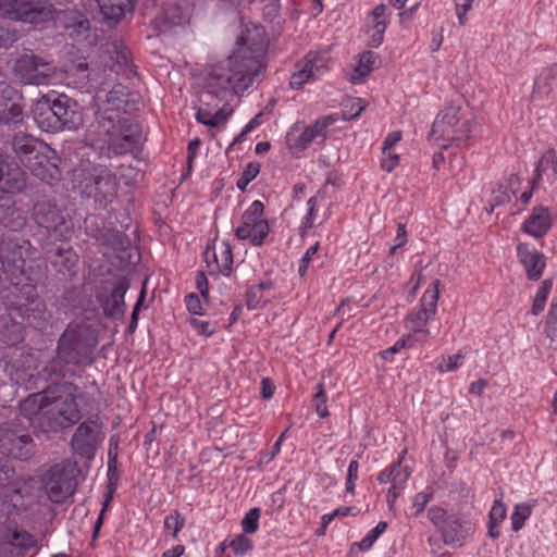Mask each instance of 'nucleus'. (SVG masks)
Returning <instances> with one entry per match:
<instances>
[{
  "label": "nucleus",
  "mask_w": 557,
  "mask_h": 557,
  "mask_svg": "<svg viewBox=\"0 0 557 557\" xmlns=\"http://www.w3.org/2000/svg\"><path fill=\"white\" fill-rule=\"evenodd\" d=\"M108 148L114 154H137L140 151L143 135L139 124L131 117L124 116L113 125L112 132L107 131Z\"/></svg>",
  "instance_id": "dca6fc26"
},
{
  "label": "nucleus",
  "mask_w": 557,
  "mask_h": 557,
  "mask_svg": "<svg viewBox=\"0 0 557 557\" xmlns=\"http://www.w3.org/2000/svg\"><path fill=\"white\" fill-rule=\"evenodd\" d=\"M404 454L405 453H403L398 457V460L396 461V462H399V466L397 467V469H394V471H393L392 482H391L392 485L388 488L387 495H386V503L391 510L394 509L396 499L400 496V494L405 490L408 479L411 474L408 467L401 466L403 460H404Z\"/></svg>",
  "instance_id": "72a5a7b5"
},
{
  "label": "nucleus",
  "mask_w": 557,
  "mask_h": 557,
  "mask_svg": "<svg viewBox=\"0 0 557 557\" xmlns=\"http://www.w3.org/2000/svg\"><path fill=\"white\" fill-rule=\"evenodd\" d=\"M15 158L41 182L53 186L61 180L59 166L50 161L51 148L26 132H16L9 141Z\"/></svg>",
  "instance_id": "0eeeda50"
},
{
  "label": "nucleus",
  "mask_w": 557,
  "mask_h": 557,
  "mask_svg": "<svg viewBox=\"0 0 557 557\" xmlns=\"http://www.w3.org/2000/svg\"><path fill=\"white\" fill-rule=\"evenodd\" d=\"M260 164L258 162H249L244 169L240 177L236 182V187L245 191L247 186L257 177L260 173Z\"/></svg>",
  "instance_id": "603ef678"
},
{
  "label": "nucleus",
  "mask_w": 557,
  "mask_h": 557,
  "mask_svg": "<svg viewBox=\"0 0 557 557\" xmlns=\"http://www.w3.org/2000/svg\"><path fill=\"white\" fill-rule=\"evenodd\" d=\"M55 74V66L47 58L34 54H22L14 65L16 78L28 85H46Z\"/></svg>",
  "instance_id": "a211bd4d"
},
{
  "label": "nucleus",
  "mask_w": 557,
  "mask_h": 557,
  "mask_svg": "<svg viewBox=\"0 0 557 557\" xmlns=\"http://www.w3.org/2000/svg\"><path fill=\"white\" fill-rule=\"evenodd\" d=\"M107 69L127 83L115 84L107 94V111L128 113L138 110L141 96L134 88V82L138 79L137 67L131 50L122 41H107Z\"/></svg>",
  "instance_id": "39448f33"
},
{
  "label": "nucleus",
  "mask_w": 557,
  "mask_h": 557,
  "mask_svg": "<svg viewBox=\"0 0 557 557\" xmlns=\"http://www.w3.org/2000/svg\"><path fill=\"white\" fill-rule=\"evenodd\" d=\"M517 258L530 281H539L546 268V258L529 243H519L516 247Z\"/></svg>",
  "instance_id": "393cba45"
},
{
  "label": "nucleus",
  "mask_w": 557,
  "mask_h": 557,
  "mask_svg": "<svg viewBox=\"0 0 557 557\" xmlns=\"http://www.w3.org/2000/svg\"><path fill=\"white\" fill-rule=\"evenodd\" d=\"M184 302H185L186 309L189 313L198 314V315L203 314L205 309H203L202 302L200 300V297L197 294H195V293L187 294L185 296Z\"/></svg>",
  "instance_id": "0e129e2a"
},
{
  "label": "nucleus",
  "mask_w": 557,
  "mask_h": 557,
  "mask_svg": "<svg viewBox=\"0 0 557 557\" xmlns=\"http://www.w3.org/2000/svg\"><path fill=\"white\" fill-rule=\"evenodd\" d=\"M58 259L54 261L55 264H61L66 271H72L77 263V256L72 249L58 250Z\"/></svg>",
  "instance_id": "13d9d810"
},
{
  "label": "nucleus",
  "mask_w": 557,
  "mask_h": 557,
  "mask_svg": "<svg viewBox=\"0 0 557 557\" xmlns=\"http://www.w3.org/2000/svg\"><path fill=\"white\" fill-rule=\"evenodd\" d=\"M25 484L20 481L16 475L0 486V504H10L17 507L23 498V490Z\"/></svg>",
  "instance_id": "58836bf2"
},
{
  "label": "nucleus",
  "mask_w": 557,
  "mask_h": 557,
  "mask_svg": "<svg viewBox=\"0 0 557 557\" xmlns=\"http://www.w3.org/2000/svg\"><path fill=\"white\" fill-rule=\"evenodd\" d=\"M263 215V202L253 200L244 211L242 222L235 228L236 238L246 240L253 247L262 246L270 234L269 221Z\"/></svg>",
  "instance_id": "2eb2a0df"
},
{
  "label": "nucleus",
  "mask_w": 557,
  "mask_h": 557,
  "mask_svg": "<svg viewBox=\"0 0 557 557\" xmlns=\"http://www.w3.org/2000/svg\"><path fill=\"white\" fill-rule=\"evenodd\" d=\"M388 25L387 7L376 5L367 20V26L385 32Z\"/></svg>",
  "instance_id": "8fccbe9b"
},
{
  "label": "nucleus",
  "mask_w": 557,
  "mask_h": 557,
  "mask_svg": "<svg viewBox=\"0 0 557 557\" xmlns=\"http://www.w3.org/2000/svg\"><path fill=\"white\" fill-rule=\"evenodd\" d=\"M32 218L35 223L48 232H61L65 224L62 210L51 200H39L33 206Z\"/></svg>",
  "instance_id": "b1692460"
},
{
  "label": "nucleus",
  "mask_w": 557,
  "mask_h": 557,
  "mask_svg": "<svg viewBox=\"0 0 557 557\" xmlns=\"http://www.w3.org/2000/svg\"><path fill=\"white\" fill-rule=\"evenodd\" d=\"M473 0H455V10L460 25L468 23L467 13L471 10Z\"/></svg>",
  "instance_id": "69168bd1"
},
{
  "label": "nucleus",
  "mask_w": 557,
  "mask_h": 557,
  "mask_svg": "<svg viewBox=\"0 0 557 557\" xmlns=\"http://www.w3.org/2000/svg\"><path fill=\"white\" fill-rule=\"evenodd\" d=\"M33 114L38 127L49 133L76 129L82 123L77 102L63 94L53 100L42 96L36 102Z\"/></svg>",
  "instance_id": "1a4fd4ad"
},
{
  "label": "nucleus",
  "mask_w": 557,
  "mask_h": 557,
  "mask_svg": "<svg viewBox=\"0 0 557 557\" xmlns=\"http://www.w3.org/2000/svg\"><path fill=\"white\" fill-rule=\"evenodd\" d=\"M466 356L462 351H458L447 357H440L434 360L435 368L441 374L454 372L460 369L465 363Z\"/></svg>",
  "instance_id": "37998d69"
},
{
  "label": "nucleus",
  "mask_w": 557,
  "mask_h": 557,
  "mask_svg": "<svg viewBox=\"0 0 557 557\" xmlns=\"http://www.w3.org/2000/svg\"><path fill=\"white\" fill-rule=\"evenodd\" d=\"M428 519L441 534L444 544L451 547H461L475 531L472 521L449 513L441 506L429 508Z\"/></svg>",
  "instance_id": "f8f14e48"
},
{
  "label": "nucleus",
  "mask_w": 557,
  "mask_h": 557,
  "mask_svg": "<svg viewBox=\"0 0 557 557\" xmlns=\"http://www.w3.org/2000/svg\"><path fill=\"white\" fill-rule=\"evenodd\" d=\"M191 329L200 336L206 338L212 336L218 329L216 323H212L209 321L200 320L198 318H189L188 320Z\"/></svg>",
  "instance_id": "5fc2aeb1"
},
{
  "label": "nucleus",
  "mask_w": 557,
  "mask_h": 557,
  "mask_svg": "<svg viewBox=\"0 0 557 557\" xmlns=\"http://www.w3.org/2000/svg\"><path fill=\"white\" fill-rule=\"evenodd\" d=\"M540 180L536 178V175L534 174V177L531 182H529V187L524 191L521 193V195L517 198V201L515 203V213H519L525 209V207L529 205L533 197V189L534 185Z\"/></svg>",
  "instance_id": "4d7b16f0"
},
{
  "label": "nucleus",
  "mask_w": 557,
  "mask_h": 557,
  "mask_svg": "<svg viewBox=\"0 0 557 557\" xmlns=\"http://www.w3.org/2000/svg\"><path fill=\"white\" fill-rule=\"evenodd\" d=\"M329 63L330 57L327 52L309 51L295 64L289 78V87L298 90L306 84L320 78L330 70Z\"/></svg>",
  "instance_id": "6ab92c4d"
},
{
  "label": "nucleus",
  "mask_w": 557,
  "mask_h": 557,
  "mask_svg": "<svg viewBox=\"0 0 557 557\" xmlns=\"http://www.w3.org/2000/svg\"><path fill=\"white\" fill-rule=\"evenodd\" d=\"M387 529V522L380 521L373 529H371L364 537L360 542L352 543L350 547V554L352 555L355 549L367 552L371 549L376 540L385 532Z\"/></svg>",
  "instance_id": "79ce46f5"
},
{
  "label": "nucleus",
  "mask_w": 557,
  "mask_h": 557,
  "mask_svg": "<svg viewBox=\"0 0 557 557\" xmlns=\"http://www.w3.org/2000/svg\"><path fill=\"white\" fill-rule=\"evenodd\" d=\"M506 505L503 503L502 498L495 499L488 512V521H492V523H502L506 519Z\"/></svg>",
  "instance_id": "bf43d9fd"
},
{
  "label": "nucleus",
  "mask_w": 557,
  "mask_h": 557,
  "mask_svg": "<svg viewBox=\"0 0 557 557\" xmlns=\"http://www.w3.org/2000/svg\"><path fill=\"white\" fill-rule=\"evenodd\" d=\"M431 498H432V492L423 491V492L416 494L413 502H412V506L416 509L414 517H419L424 511V509H425L428 503L431 500Z\"/></svg>",
  "instance_id": "338daca9"
},
{
  "label": "nucleus",
  "mask_w": 557,
  "mask_h": 557,
  "mask_svg": "<svg viewBox=\"0 0 557 557\" xmlns=\"http://www.w3.org/2000/svg\"><path fill=\"white\" fill-rule=\"evenodd\" d=\"M57 17V9L47 0H0L1 20L45 28Z\"/></svg>",
  "instance_id": "9b49d317"
},
{
  "label": "nucleus",
  "mask_w": 557,
  "mask_h": 557,
  "mask_svg": "<svg viewBox=\"0 0 557 557\" xmlns=\"http://www.w3.org/2000/svg\"><path fill=\"white\" fill-rule=\"evenodd\" d=\"M335 123L332 116L317 119L313 123L300 127L294 125L286 136L287 145L296 151H304L312 144H323L327 138L329 127Z\"/></svg>",
  "instance_id": "aec40b11"
},
{
  "label": "nucleus",
  "mask_w": 557,
  "mask_h": 557,
  "mask_svg": "<svg viewBox=\"0 0 557 557\" xmlns=\"http://www.w3.org/2000/svg\"><path fill=\"white\" fill-rule=\"evenodd\" d=\"M268 49L265 30L260 25H246L236 50L212 66L206 77L207 94L219 101H230L246 91L259 76Z\"/></svg>",
  "instance_id": "f257e3e1"
},
{
  "label": "nucleus",
  "mask_w": 557,
  "mask_h": 557,
  "mask_svg": "<svg viewBox=\"0 0 557 557\" xmlns=\"http://www.w3.org/2000/svg\"><path fill=\"white\" fill-rule=\"evenodd\" d=\"M132 235L133 237L117 228L107 231V247L112 250V255L107 260L110 265L108 272H125L131 265L139 262L140 253L136 245L137 228L132 231Z\"/></svg>",
  "instance_id": "4468645a"
},
{
  "label": "nucleus",
  "mask_w": 557,
  "mask_h": 557,
  "mask_svg": "<svg viewBox=\"0 0 557 557\" xmlns=\"http://www.w3.org/2000/svg\"><path fill=\"white\" fill-rule=\"evenodd\" d=\"M58 11V17L53 22L62 18L65 34L73 40L81 41L86 39L90 30V22L83 14L75 10ZM52 23V21L50 22Z\"/></svg>",
  "instance_id": "c85d7f7f"
},
{
  "label": "nucleus",
  "mask_w": 557,
  "mask_h": 557,
  "mask_svg": "<svg viewBox=\"0 0 557 557\" xmlns=\"http://www.w3.org/2000/svg\"><path fill=\"white\" fill-rule=\"evenodd\" d=\"M547 170H552L554 173H557V150L555 149L545 151L540 158L534 170L536 178L541 180Z\"/></svg>",
  "instance_id": "a18cd8bd"
},
{
  "label": "nucleus",
  "mask_w": 557,
  "mask_h": 557,
  "mask_svg": "<svg viewBox=\"0 0 557 557\" xmlns=\"http://www.w3.org/2000/svg\"><path fill=\"white\" fill-rule=\"evenodd\" d=\"M358 473H359V462L357 459H352L348 465L346 484H345L346 492L351 495L355 494L356 482L358 480Z\"/></svg>",
  "instance_id": "052dcab7"
},
{
  "label": "nucleus",
  "mask_w": 557,
  "mask_h": 557,
  "mask_svg": "<svg viewBox=\"0 0 557 557\" xmlns=\"http://www.w3.org/2000/svg\"><path fill=\"white\" fill-rule=\"evenodd\" d=\"M440 284L438 280L433 281L424 290L419 305L410 310L404 319L406 334L410 336L411 345L423 347L434 337L429 324L437 313Z\"/></svg>",
  "instance_id": "9d476101"
},
{
  "label": "nucleus",
  "mask_w": 557,
  "mask_h": 557,
  "mask_svg": "<svg viewBox=\"0 0 557 557\" xmlns=\"http://www.w3.org/2000/svg\"><path fill=\"white\" fill-rule=\"evenodd\" d=\"M0 262L2 271L12 277H17L24 273L25 259L23 247L12 240L0 245Z\"/></svg>",
  "instance_id": "cd10ccee"
},
{
  "label": "nucleus",
  "mask_w": 557,
  "mask_h": 557,
  "mask_svg": "<svg viewBox=\"0 0 557 557\" xmlns=\"http://www.w3.org/2000/svg\"><path fill=\"white\" fill-rule=\"evenodd\" d=\"M5 544L17 550L20 557H25L30 549L35 552L29 556H35L38 549L37 540L25 530L9 529L4 535Z\"/></svg>",
  "instance_id": "473e14b6"
},
{
  "label": "nucleus",
  "mask_w": 557,
  "mask_h": 557,
  "mask_svg": "<svg viewBox=\"0 0 557 557\" xmlns=\"http://www.w3.org/2000/svg\"><path fill=\"white\" fill-rule=\"evenodd\" d=\"M79 470L76 461L66 458L52 466L44 478V487L48 498L55 504L63 503L76 488Z\"/></svg>",
  "instance_id": "ddd939ff"
},
{
  "label": "nucleus",
  "mask_w": 557,
  "mask_h": 557,
  "mask_svg": "<svg viewBox=\"0 0 557 557\" xmlns=\"http://www.w3.org/2000/svg\"><path fill=\"white\" fill-rule=\"evenodd\" d=\"M377 54L373 51H364L359 54L358 62L352 70L350 79L354 84L361 83L375 67Z\"/></svg>",
  "instance_id": "4c0bfd02"
},
{
  "label": "nucleus",
  "mask_w": 557,
  "mask_h": 557,
  "mask_svg": "<svg viewBox=\"0 0 557 557\" xmlns=\"http://www.w3.org/2000/svg\"><path fill=\"white\" fill-rule=\"evenodd\" d=\"M536 500L519 503L513 507L510 515L511 529L513 532H519L525 524V521L531 517Z\"/></svg>",
  "instance_id": "a19ab883"
},
{
  "label": "nucleus",
  "mask_w": 557,
  "mask_h": 557,
  "mask_svg": "<svg viewBox=\"0 0 557 557\" xmlns=\"http://www.w3.org/2000/svg\"><path fill=\"white\" fill-rule=\"evenodd\" d=\"M320 249V243L317 242L315 244L311 245L302 256L299 262L298 267V273L300 276H305L310 263L313 260V257L318 253Z\"/></svg>",
  "instance_id": "e2e57ef3"
},
{
  "label": "nucleus",
  "mask_w": 557,
  "mask_h": 557,
  "mask_svg": "<svg viewBox=\"0 0 557 557\" xmlns=\"http://www.w3.org/2000/svg\"><path fill=\"white\" fill-rule=\"evenodd\" d=\"M205 255L210 273L231 276L234 259L232 246L227 240L214 245L212 251L208 249Z\"/></svg>",
  "instance_id": "bb28decb"
},
{
  "label": "nucleus",
  "mask_w": 557,
  "mask_h": 557,
  "mask_svg": "<svg viewBox=\"0 0 557 557\" xmlns=\"http://www.w3.org/2000/svg\"><path fill=\"white\" fill-rule=\"evenodd\" d=\"M473 121L460 106L447 103L435 116L429 134L442 149L461 148L472 137Z\"/></svg>",
  "instance_id": "6e6552de"
},
{
  "label": "nucleus",
  "mask_w": 557,
  "mask_h": 557,
  "mask_svg": "<svg viewBox=\"0 0 557 557\" xmlns=\"http://www.w3.org/2000/svg\"><path fill=\"white\" fill-rule=\"evenodd\" d=\"M557 87V63L542 70L534 82L533 94L540 97L548 96Z\"/></svg>",
  "instance_id": "e433bc0d"
},
{
  "label": "nucleus",
  "mask_w": 557,
  "mask_h": 557,
  "mask_svg": "<svg viewBox=\"0 0 557 557\" xmlns=\"http://www.w3.org/2000/svg\"><path fill=\"white\" fill-rule=\"evenodd\" d=\"M108 465H107V507L109 506V503L111 502L113 494L115 493L117 486H119V480L122 475V466L119 461V457H108Z\"/></svg>",
  "instance_id": "ea45409f"
},
{
  "label": "nucleus",
  "mask_w": 557,
  "mask_h": 557,
  "mask_svg": "<svg viewBox=\"0 0 557 557\" xmlns=\"http://www.w3.org/2000/svg\"><path fill=\"white\" fill-rule=\"evenodd\" d=\"M248 534L239 533L228 539V546L236 556H244L253 548V541L247 536Z\"/></svg>",
  "instance_id": "de8ad7c7"
},
{
  "label": "nucleus",
  "mask_w": 557,
  "mask_h": 557,
  "mask_svg": "<svg viewBox=\"0 0 557 557\" xmlns=\"http://www.w3.org/2000/svg\"><path fill=\"white\" fill-rule=\"evenodd\" d=\"M153 7L156 0H107V28H112L132 16L136 3Z\"/></svg>",
  "instance_id": "c756f323"
},
{
  "label": "nucleus",
  "mask_w": 557,
  "mask_h": 557,
  "mask_svg": "<svg viewBox=\"0 0 557 557\" xmlns=\"http://www.w3.org/2000/svg\"><path fill=\"white\" fill-rule=\"evenodd\" d=\"M318 215V198L315 196L311 197L307 201V213L304 215L300 226L299 234L300 236H305L309 230H311L314 225Z\"/></svg>",
  "instance_id": "49530a36"
},
{
  "label": "nucleus",
  "mask_w": 557,
  "mask_h": 557,
  "mask_svg": "<svg viewBox=\"0 0 557 557\" xmlns=\"http://www.w3.org/2000/svg\"><path fill=\"white\" fill-rule=\"evenodd\" d=\"M129 284L125 277L120 278L107 296V318L123 319L125 313V295Z\"/></svg>",
  "instance_id": "2f4dec72"
},
{
  "label": "nucleus",
  "mask_w": 557,
  "mask_h": 557,
  "mask_svg": "<svg viewBox=\"0 0 557 557\" xmlns=\"http://www.w3.org/2000/svg\"><path fill=\"white\" fill-rule=\"evenodd\" d=\"M27 180L25 170L0 150V193L23 194L27 189Z\"/></svg>",
  "instance_id": "412c9836"
},
{
  "label": "nucleus",
  "mask_w": 557,
  "mask_h": 557,
  "mask_svg": "<svg viewBox=\"0 0 557 557\" xmlns=\"http://www.w3.org/2000/svg\"><path fill=\"white\" fill-rule=\"evenodd\" d=\"M97 331L90 324L71 323L61 335L57 356L44 368L48 377L74 375L75 368L94 361Z\"/></svg>",
  "instance_id": "20e7f679"
},
{
  "label": "nucleus",
  "mask_w": 557,
  "mask_h": 557,
  "mask_svg": "<svg viewBox=\"0 0 557 557\" xmlns=\"http://www.w3.org/2000/svg\"><path fill=\"white\" fill-rule=\"evenodd\" d=\"M273 289L271 280H263L251 284L246 290V307L248 310H256L265 307L269 301V294Z\"/></svg>",
  "instance_id": "f704fd0d"
},
{
  "label": "nucleus",
  "mask_w": 557,
  "mask_h": 557,
  "mask_svg": "<svg viewBox=\"0 0 557 557\" xmlns=\"http://www.w3.org/2000/svg\"><path fill=\"white\" fill-rule=\"evenodd\" d=\"M0 307L26 320L34 329L41 330L46 326V305L34 284L9 283L0 278Z\"/></svg>",
  "instance_id": "423d86ee"
},
{
  "label": "nucleus",
  "mask_w": 557,
  "mask_h": 557,
  "mask_svg": "<svg viewBox=\"0 0 557 557\" xmlns=\"http://www.w3.org/2000/svg\"><path fill=\"white\" fill-rule=\"evenodd\" d=\"M186 523L185 517L178 511L174 510L164 518V533L171 536L172 540H176L178 533L184 529Z\"/></svg>",
  "instance_id": "c03bdc74"
},
{
  "label": "nucleus",
  "mask_w": 557,
  "mask_h": 557,
  "mask_svg": "<svg viewBox=\"0 0 557 557\" xmlns=\"http://www.w3.org/2000/svg\"><path fill=\"white\" fill-rule=\"evenodd\" d=\"M74 392L72 384L63 383L30 394L20 403V417L42 433L70 428L82 418Z\"/></svg>",
  "instance_id": "f03ea898"
},
{
  "label": "nucleus",
  "mask_w": 557,
  "mask_h": 557,
  "mask_svg": "<svg viewBox=\"0 0 557 557\" xmlns=\"http://www.w3.org/2000/svg\"><path fill=\"white\" fill-rule=\"evenodd\" d=\"M0 224L12 232H18L26 225V218L15 200L8 198L0 203Z\"/></svg>",
  "instance_id": "7c9ffc66"
},
{
  "label": "nucleus",
  "mask_w": 557,
  "mask_h": 557,
  "mask_svg": "<svg viewBox=\"0 0 557 557\" xmlns=\"http://www.w3.org/2000/svg\"><path fill=\"white\" fill-rule=\"evenodd\" d=\"M553 224L554 219L549 208L539 205L531 210V213L522 222L521 230L533 238L541 239L552 230Z\"/></svg>",
  "instance_id": "a878e982"
},
{
  "label": "nucleus",
  "mask_w": 557,
  "mask_h": 557,
  "mask_svg": "<svg viewBox=\"0 0 557 557\" xmlns=\"http://www.w3.org/2000/svg\"><path fill=\"white\" fill-rule=\"evenodd\" d=\"M23 96L5 82H0V124L23 122Z\"/></svg>",
  "instance_id": "5701e85b"
},
{
  "label": "nucleus",
  "mask_w": 557,
  "mask_h": 557,
  "mask_svg": "<svg viewBox=\"0 0 557 557\" xmlns=\"http://www.w3.org/2000/svg\"><path fill=\"white\" fill-rule=\"evenodd\" d=\"M0 453L21 460L32 456L33 441L20 419L0 424Z\"/></svg>",
  "instance_id": "f3484780"
},
{
  "label": "nucleus",
  "mask_w": 557,
  "mask_h": 557,
  "mask_svg": "<svg viewBox=\"0 0 557 557\" xmlns=\"http://www.w3.org/2000/svg\"><path fill=\"white\" fill-rule=\"evenodd\" d=\"M381 168L383 171L391 173L399 165V156L392 150L382 152Z\"/></svg>",
  "instance_id": "774afa93"
},
{
  "label": "nucleus",
  "mask_w": 557,
  "mask_h": 557,
  "mask_svg": "<svg viewBox=\"0 0 557 557\" xmlns=\"http://www.w3.org/2000/svg\"><path fill=\"white\" fill-rule=\"evenodd\" d=\"M312 403H313L317 414L321 419H324L329 416L327 395L324 389V385L322 383H319L317 385V392L314 394Z\"/></svg>",
  "instance_id": "864d4df0"
},
{
  "label": "nucleus",
  "mask_w": 557,
  "mask_h": 557,
  "mask_svg": "<svg viewBox=\"0 0 557 557\" xmlns=\"http://www.w3.org/2000/svg\"><path fill=\"white\" fill-rule=\"evenodd\" d=\"M261 517V509L259 507L251 508L243 518L240 525L243 533L255 534L259 530V520Z\"/></svg>",
  "instance_id": "3c124183"
},
{
  "label": "nucleus",
  "mask_w": 557,
  "mask_h": 557,
  "mask_svg": "<svg viewBox=\"0 0 557 557\" xmlns=\"http://www.w3.org/2000/svg\"><path fill=\"white\" fill-rule=\"evenodd\" d=\"M102 424L98 420H87L82 423L72 437V447L76 454L91 459L100 443Z\"/></svg>",
  "instance_id": "4be33fe9"
},
{
  "label": "nucleus",
  "mask_w": 557,
  "mask_h": 557,
  "mask_svg": "<svg viewBox=\"0 0 557 557\" xmlns=\"http://www.w3.org/2000/svg\"><path fill=\"white\" fill-rule=\"evenodd\" d=\"M97 331L90 324L71 323L61 335L57 356L44 368L48 377L74 375L75 368L94 361Z\"/></svg>",
  "instance_id": "7ed1b4c3"
},
{
  "label": "nucleus",
  "mask_w": 557,
  "mask_h": 557,
  "mask_svg": "<svg viewBox=\"0 0 557 557\" xmlns=\"http://www.w3.org/2000/svg\"><path fill=\"white\" fill-rule=\"evenodd\" d=\"M552 288H553L552 280H545L542 282V284L537 288V292H536L534 300H533V305L531 308L532 314L537 315L544 310L546 301H547V297H548Z\"/></svg>",
  "instance_id": "09e8293b"
},
{
  "label": "nucleus",
  "mask_w": 557,
  "mask_h": 557,
  "mask_svg": "<svg viewBox=\"0 0 557 557\" xmlns=\"http://www.w3.org/2000/svg\"><path fill=\"white\" fill-rule=\"evenodd\" d=\"M101 181H102V177L100 175L86 177L82 182L83 193L89 198L90 197L97 198L98 196H101V193H100Z\"/></svg>",
  "instance_id": "6e6d98bb"
},
{
  "label": "nucleus",
  "mask_w": 557,
  "mask_h": 557,
  "mask_svg": "<svg viewBox=\"0 0 557 557\" xmlns=\"http://www.w3.org/2000/svg\"><path fill=\"white\" fill-rule=\"evenodd\" d=\"M18 38V30L0 23V49L11 47Z\"/></svg>",
  "instance_id": "680f3d73"
},
{
  "label": "nucleus",
  "mask_w": 557,
  "mask_h": 557,
  "mask_svg": "<svg viewBox=\"0 0 557 557\" xmlns=\"http://www.w3.org/2000/svg\"><path fill=\"white\" fill-rule=\"evenodd\" d=\"M520 189V178L517 175H511L505 184H500L493 190L490 200V212L498 206H503L511 200Z\"/></svg>",
  "instance_id": "c9c22d12"
}]
</instances>
